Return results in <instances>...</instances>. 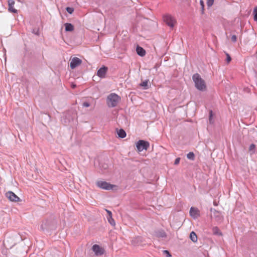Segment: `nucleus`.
<instances>
[{
  "label": "nucleus",
  "mask_w": 257,
  "mask_h": 257,
  "mask_svg": "<svg viewBox=\"0 0 257 257\" xmlns=\"http://www.w3.org/2000/svg\"><path fill=\"white\" fill-rule=\"evenodd\" d=\"M192 80L195 83L196 88L201 91L206 89V86L204 80L202 79L198 73H195L192 76Z\"/></svg>",
  "instance_id": "nucleus-1"
},
{
  "label": "nucleus",
  "mask_w": 257,
  "mask_h": 257,
  "mask_svg": "<svg viewBox=\"0 0 257 257\" xmlns=\"http://www.w3.org/2000/svg\"><path fill=\"white\" fill-rule=\"evenodd\" d=\"M120 100V97L116 94L112 93L109 94L106 98V102L109 107H115Z\"/></svg>",
  "instance_id": "nucleus-2"
},
{
  "label": "nucleus",
  "mask_w": 257,
  "mask_h": 257,
  "mask_svg": "<svg viewBox=\"0 0 257 257\" xmlns=\"http://www.w3.org/2000/svg\"><path fill=\"white\" fill-rule=\"evenodd\" d=\"M164 22L170 28H172L176 23L175 19L170 14H165L163 17Z\"/></svg>",
  "instance_id": "nucleus-3"
},
{
  "label": "nucleus",
  "mask_w": 257,
  "mask_h": 257,
  "mask_svg": "<svg viewBox=\"0 0 257 257\" xmlns=\"http://www.w3.org/2000/svg\"><path fill=\"white\" fill-rule=\"evenodd\" d=\"M55 227V222L53 221L47 220L43 221L40 226L43 230H51Z\"/></svg>",
  "instance_id": "nucleus-4"
},
{
  "label": "nucleus",
  "mask_w": 257,
  "mask_h": 257,
  "mask_svg": "<svg viewBox=\"0 0 257 257\" xmlns=\"http://www.w3.org/2000/svg\"><path fill=\"white\" fill-rule=\"evenodd\" d=\"M149 146V142L144 140H139L136 144V147L139 152L143 151L144 150H147Z\"/></svg>",
  "instance_id": "nucleus-5"
},
{
  "label": "nucleus",
  "mask_w": 257,
  "mask_h": 257,
  "mask_svg": "<svg viewBox=\"0 0 257 257\" xmlns=\"http://www.w3.org/2000/svg\"><path fill=\"white\" fill-rule=\"evenodd\" d=\"M96 184L98 187L107 190L112 189L113 187L116 186L115 185H111L106 182L101 181H97Z\"/></svg>",
  "instance_id": "nucleus-6"
},
{
  "label": "nucleus",
  "mask_w": 257,
  "mask_h": 257,
  "mask_svg": "<svg viewBox=\"0 0 257 257\" xmlns=\"http://www.w3.org/2000/svg\"><path fill=\"white\" fill-rule=\"evenodd\" d=\"M210 211L212 212L213 217L215 219L216 221L221 222L223 220V216L220 211L212 208L210 209Z\"/></svg>",
  "instance_id": "nucleus-7"
},
{
  "label": "nucleus",
  "mask_w": 257,
  "mask_h": 257,
  "mask_svg": "<svg viewBox=\"0 0 257 257\" xmlns=\"http://www.w3.org/2000/svg\"><path fill=\"white\" fill-rule=\"evenodd\" d=\"M70 61V67L72 69H74L82 63V60L77 57H73Z\"/></svg>",
  "instance_id": "nucleus-8"
},
{
  "label": "nucleus",
  "mask_w": 257,
  "mask_h": 257,
  "mask_svg": "<svg viewBox=\"0 0 257 257\" xmlns=\"http://www.w3.org/2000/svg\"><path fill=\"white\" fill-rule=\"evenodd\" d=\"M107 70L108 68L107 67L105 66H102L97 70V76L101 78H105Z\"/></svg>",
  "instance_id": "nucleus-9"
},
{
  "label": "nucleus",
  "mask_w": 257,
  "mask_h": 257,
  "mask_svg": "<svg viewBox=\"0 0 257 257\" xmlns=\"http://www.w3.org/2000/svg\"><path fill=\"white\" fill-rule=\"evenodd\" d=\"M6 195L12 201L17 202L20 200L19 197L12 191L7 192Z\"/></svg>",
  "instance_id": "nucleus-10"
},
{
  "label": "nucleus",
  "mask_w": 257,
  "mask_h": 257,
  "mask_svg": "<svg viewBox=\"0 0 257 257\" xmlns=\"http://www.w3.org/2000/svg\"><path fill=\"white\" fill-rule=\"evenodd\" d=\"M189 213L190 216L194 219L197 218L200 215L198 209L193 207H191Z\"/></svg>",
  "instance_id": "nucleus-11"
},
{
  "label": "nucleus",
  "mask_w": 257,
  "mask_h": 257,
  "mask_svg": "<svg viewBox=\"0 0 257 257\" xmlns=\"http://www.w3.org/2000/svg\"><path fill=\"white\" fill-rule=\"evenodd\" d=\"M92 250L97 255H102L103 253L102 249L97 244L93 245Z\"/></svg>",
  "instance_id": "nucleus-12"
},
{
  "label": "nucleus",
  "mask_w": 257,
  "mask_h": 257,
  "mask_svg": "<svg viewBox=\"0 0 257 257\" xmlns=\"http://www.w3.org/2000/svg\"><path fill=\"white\" fill-rule=\"evenodd\" d=\"M14 5H15L14 0H9L8 1L9 11L13 13H17V12H18L17 10L14 8Z\"/></svg>",
  "instance_id": "nucleus-13"
},
{
  "label": "nucleus",
  "mask_w": 257,
  "mask_h": 257,
  "mask_svg": "<svg viewBox=\"0 0 257 257\" xmlns=\"http://www.w3.org/2000/svg\"><path fill=\"white\" fill-rule=\"evenodd\" d=\"M136 52L138 55L143 57L146 55V51L142 47L138 46L136 48Z\"/></svg>",
  "instance_id": "nucleus-14"
},
{
  "label": "nucleus",
  "mask_w": 257,
  "mask_h": 257,
  "mask_svg": "<svg viewBox=\"0 0 257 257\" xmlns=\"http://www.w3.org/2000/svg\"><path fill=\"white\" fill-rule=\"evenodd\" d=\"M99 167L101 170H106L108 167V165L107 163L104 162L103 161H98Z\"/></svg>",
  "instance_id": "nucleus-15"
},
{
  "label": "nucleus",
  "mask_w": 257,
  "mask_h": 257,
  "mask_svg": "<svg viewBox=\"0 0 257 257\" xmlns=\"http://www.w3.org/2000/svg\"><path fill=\"white\" fill-rule=\"evenodd\" d=\"M64 26L65 31L67 32H72L74 30V26L70 23H65Z\"/></svg>",
  "instance_id": "nucleus-16"
},
{
  "label": "nucleus",
  "mask_w": 257,
  "mask_h": 257,
  "mask_svg": "<svg viewBox=\"0 0 257 257\" xmlns=\"http://www.w3.org/2000/svg\"><path fill=\"white\" fill-rule=\"evenodd\" d=\"M117 135L119 138H124L126 137L125 132L122 128L119 129L117 131Z\"/></svg>",
  "instance_id": "nucleus-17"
},
{
  "label": "nucleus",
  "mask_w": 257,
  "mask_h": 257,
  "mask_svg": "<svg viewBox=\"0 0 257 257\" xmlns=\"http://www.w3.org/2000/svg\"><path fill=\"white\" fill-rule=\"evenodd\" d=\"M72 119V118L70 116L67 117V114H66L63 116L62 121L66 124L67 123L70 122Z\"/></svg>",
  "instance_id": "nucleus-18"
},
{
  "label": "nucleus",
  "mask_w": 257,
  "mask_h": 257,
  "mask_svg": "<svg viewBox=\"0 0 257 257\" xmlns=\"http://www.w3.org/2000/svg\"><path fill=\"white\" fill-rule=\"evenodd\" d=\"M190 239L194 242H196L197 241V236L196 234L194 232L192 231L190 234Z\"/></svg>",
  "instance_id": "nucleus-19"
},
{
  "label": "nucleus",
  "mask_w": 257,
  "mask_h": 257,
  "mask_svg": "<svg viewBox=\"0 0 257 257\" xmlns=\"http://www.w3.org/2000/svg\"><path fill=\"white\" fill-rule=\"evenodd\" d=\"M212 232L215 235H222V233L220 231V229L218 228V227L215 226L213 227L212 228Z\"/></svg>",
  "instance_id": "nucleus-20"
},
{
  "label": "nucleus",
  "mask_w": 257,
  "mask_h": 257,
  "mask_svg": "<svg viewBox=\"0 0 257 257\" xmlns=\"http://www.w3.org/2000/svg\"><path fill=\"white\" fill-rule=\"evenodd\" d=\"M255 145L251 144L249 147V152L250 155H252L255 153Z\"/></svg>",
  "instance_id": "nucleus-21"
},
{
  "label": "nucleus",
  "mask_w": 257,
  "mask_h": 257,
  "mask_svg": "<svg viewBox=\"0 0 257 257\" xmlns=\"http://www.w3.org/2000/svg\"><path fill=\"white\" fill-rule=\"evenodd\" d=\"M148 82H149V80H146L142 82L140 84V86L144 87V89H147L149 88Z\"/></svg>",
  "instance_id": "nucleus-22"
},
{
  "label": "nucleus",
  "mask_w": 257,
  "mask_h": 257,
  "mask_svg": "<svg viewBox=\"0 0 257 257\" xmlns=\"http://www.w3.org/2000/svg\"><path fill=\"white\" fill-rule=\"evenodd\" d=\"M157 236L160 237H165L166 236V234L164 231L160 230V231H158L157 232Z\"/></svg>",
  "instance_id": "nucleus-23"
},
{
  "label": "nucleus",
  "mask_w": 257,
  "mask_h": 257,
  "mask_svg": "<svg viewBox=\"0 0 257 257\" xmlns=\"http://www.w3.org/2000/svg\"><path fill=\"white\" fill-rule=\"evenodd\" d=\"M187 158L190 160H194L195 159V155L193 152H189L187 155Z\"/></svg>",
  "instance_id": "nucleus-24"
},
{
  "label": "nucleus",
  "mask_w": 257,
  "mask_h": 257,
  "mask_svg": "<svg viewBox=\"0 0 257 257\" xmlns=\"http://www.w3.org/2000/svg\"><path fill=\"white\" fill-rule=\"evenodd\" d=\"M107 218L109 223L112 226H114L115 223L114 219L112 218V216H107Z\"/></svg>",
  "instance_id": "nucleus-25"
},
{
  "label": "nucleus",
  "mask_w": 257,
  "mask_h": 257,
  "mask_svg": "<svg viewBox=\"0 0 257 257\" xmlns=\"http://www.w3.org/2000/svg\"><path fill=\"white\" fill-rule=\"evenodd\" d=\"M32 33L39 36L40 35L39 29L38 28H34L32 30Z\"/></svg>",
  "instance_id": "nucleus-26"
},
{
  "label": "nucleus",
  "mask_w": 257,
  "mask_h": 257,
  "mask_svg": "<svg viewBox=\"0 0 257 257\" xmlns=\"http://www.w3.org/2000/svg\"><path fill=\"white\" fill-rule=\"evenodd\" d=\"M253 19L255 21H257V6L255 7L253 11Z\"/></svg>",
  "instance_id": "nucleus-27"
},
{
  "label": "nucleus",
  "mask_w": 257,
  "mask_h": 257,
  "mask_svg": "<svg viewBox=\"0 0 257 257\" xmlns=\"http://www.w3.org/2000/svg\"><path fill=\"white\" fill-rule=\"evenodd\" d=\"M212 116H213V112L212 110H210L209 111V122L210 123H213V120H212Z\"/></svg>",
  "instance_id": "nucleus-28"
},
{
  "label": "nucleus",
  "mask_w": 257,
  "mask_h": 257,
  "mask_svg": "<svg viewBox=\"0 0 257 257\" xmlns=\"http://www.w3.org/2000/svg\"><path fill=\"white\" fill-rule=\"evenodd\" d=\"M66 10L70 14H72L74 12V9L71 7H67Z\"/></svg>",
  "instance_id": "nucleus-29"
},
{
  "label": "nucleus",
  "mask_w": 257,
  "mask_h": 257,
  "mask_svg": "<svg viewBox=\"0 0 257 257\" xmlns=\"http://www.w3.org/2000/svg\"><path fill=\"white\" fill-rule=\"evenodd\" d=\"M163 254L166 255V257H170L171 256L169 251L167 250H164L163 251Z\"/></svg>",
  "instance_id": "nucleus-30"
},
{
  "label": "nucleus",
  "mask_w": 257,
  "mask_h": 257,
  "mask_svg": "<svg viewBox=\"0 0 257 257\" xmlns=\"http://www.w3.org/2000/svg\"><path fill=\"white\" fill-rule=\"evenodd\" d=\"M214 0H207V5L208 7H210L212 6L213 4Z\"/></svg>",
  "instance_id": "nucleus-31"
},
{
  "label": "nucleus",
  "mask_w": 257,
  "mask_h": 257,
  "mask_svg": "<svg viewBox=\"0 0 257 257\" xmlns=\"http://www.w3.org/2000/svg\"><path fill=\"white\" fill-rule=\"evenodd\" d=\"M226 61L227 63H229L231 61V57L230 56V55L228 53H226Z\"/></svg>",
  "instance_id": "nucleus-32"
},
{
  "label": "nucleus",
  "mask_w": 257,
  "mask_h": 257,
  "mask_svg": "<svg viewBox=\"0 0 257 257\" xmlns=\"http://www.w3.org/2000/svg\"><path fill=\"white\" fill-rule=\"evenodd\" d=\"M237 37L236 35H233L231 37V40L232 42L235 43L236 41Z\"/></svg>",
  "instance_id": "nucleus-33"
},
{
  "label": "nucleus",
  "mask_w": 257,
  "mask_h": 257,
  "mask_svg": "<svg viewBox=\"0 0 257 257\" xmlns=\"http://www.w3.org/2000/svg\"><path fill=\"white\" fill-rule=\"evenodd\" d=\"M200 5L201 7L202 11V13H203V11H204V2L203 0L200 1Z\"/></svg>",
  "instance_id": "nucleus-34"
},
{
  "label": "nucleus",
  "mask_w": 257,
  "mask_h": 257,
  "mask_svg": "<svg viewBox=\"0 0 257 257\" xmlns=\"http://www.w3.org/2000/svg\"><path fill=\"white\" fill-rule=\"evenodd\" d=\"M180 158H177L175 160L174 165H178L180 163Z\"/></svg>",
  "instance_id": "nucleus-35"
},
{
  "label": "nucleus",
  "mask_w": 257,
  "mask_h": 257,
  "mask_svg": "<svg viewBox=\"0 0 257 257\" xmlns=\"http://www.w3.org/2000/svg\"><path fill=\"white\" fill-rule=\"evenodd\" d=\"M83 106L84 107H89L90 106V104L87 102H85L83 103Z\"/></svg>",
  "instance_id": "nucleus-36"
},
{
  "label": "nucleus",
  "mask_w": 257,
  "mask_h": 257,
  "mask_svg": "<svg viewBox=\"0 0 257 257\" xmlns=\"http://www.w3.org/2000/svg\"><path fill=\"white\" fill-rule=\"evenodd\" d=\"M106 211L107 212V213L108 214L107 216H112V213L110 211L106 209Z\"/></svg>",
  "instance_id": "nucleus-37"
},
{
  "label": "nucleus",
  "mask_w": 257,
  "mask_h": 257,
  "mask_svg": "<svg viewBox=\"0 0 257 257\" xmlns=\"http://www.w3.org/2000/svg\"><path fill=\"white\" fill-rule=\"evenodd\" d=\"M72 88H75V87H76V85L73 84V85H72Z\"/></svg>",
  "instance_id": "nucleus-38"
},
{
  "label": "nucleus",
  "mask_w": 257,
  "mask_h": 257,
  "mask_svg": "<svg viewBox=\"0 0 257 257\" xmlns=\"http://www.w3.org/2000/svg\"><path fill=\"white\" fill-rule=\"evenodd\" d=\"M96 161H95V162H94L95 165H96Z\"/></svg>",
  "instance_id": "nucleus-39"
},
{
  "label": "nucleus",
  "mask_w": 257,
  "mask_h": 257,
  "mask_svg": "<svg viewBox=\"0 0 257 257\" xmlns=\"http://www.w3.org/2000/svg\"><path fill=\"white\" fill-rule=\"evenodd\" d=\"M139 239H141V237H138Z\"/></svg>",
  "instance_id": "nucleus-40"
},
{
  "label": "nucleus",
  "mask_w": 257,
  "mask_h": 257,
  "mask_svg": "<svg viewBox=\"0 0 257 257\" xmlns=\"http://www.w3.org/2000/svg\"><path fill=\"white\" fill-rule=\"evenodd\" d=\"M47 254L49 255V252H47Z\"/></svg>",
  "instance_id": "nucleus-41"
}]
</instances>
